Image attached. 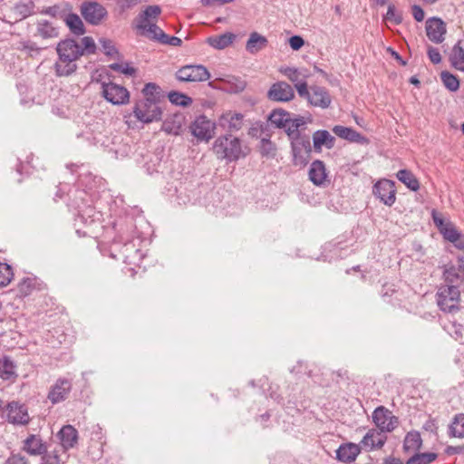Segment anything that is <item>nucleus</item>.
<instances>
[{"mask_svg": "<svg viewBox=\"0 0 464 464\" xmlns=\"http://www.w3.org/2000/svg\"><path fill=\"white\" fill-rule=\"evenodd\" d=\"M293 83H296L300 82L299 80V72L296 68L286 67L285 69L280 70Z\"/></svg>", "mask_w": 464, "mask_h": 464, "instance_id": "56", "label": "nucleus"}, {"mask_svg": "<svg viewBox=\"0 0 464 464\" xmlns=\"http://www.w3.org/2000/svg\"><path fill=\"white\" fill-rule=\"evenodd\" d=\"M168 99L172 104L181 106L183 108L188 107L193 102L191 97L179 91L169 92L168 93Z\"/></svg>", "mask_w": 464, "mask_h": 464, "instance_id": "45", "label": "nucleus"}, {"mask_svg": "<svg viewBox=\"0 0 464 464\" xmlns=\"http://www.w3.org/2000/svg\"><path fill=\"white\" fill-rule=\"evenodd\" d=\"M440 80L445 88L450 92H457L459 89V77L448 71H442L440 72Z\"/></svg>", "mask_w": 464, "mask_h": 464, "instance_id": "47", "label": "nucleus"}, {"mask_svg": "<svg viewBox=\"0 0 464 464\" xmlns=\"http://www.w3.org/2000/svg\"><path fill=\"white\" fill-rule=\"evenodd\" d=\"M406 464H430L424 453L416 452L406 461Z\"/></svg>", "mask_w": 464, "mask_h": 464, "instance_id": "58", "label": "nucleus"}, {"mask_svg": "<svg viewBox=\"0 0 464 464\" xmlns=\"http://www.w3.org/2000/svg\"><path fill=\"white\" fill-rule=\"evenodd\" d=\"M160 39H162V44H168L171 46H180L182 44V40L177 36L160 34Z\"/></svg>", "mask_w": 464, "mask_h": 464, "instance_id": "61", "label": "nucleus"}, {"mask_svg": "<svg viewBox=\"0 0 464 464\" xmlns=\"http://www.w3.org/2000/svg\"><path fill=\"white\" fill-rule=\"evenodd\" d=\"M235 39L236 35L227 32L220 35L208 37L207 43L215 49L222 50L230 45Z\"/></svg>", "mask_w": 464, "mask_h": 464, "instance_id": "38", "label": "nucleus"}, {"mask_svg": "<svg viewBox=\"0 0 464 464\" xmlns=\"http://www.w3.org/2000/svg\"><path fill=\"white\" fill-rule=\"evenodd\" d=\"M332 130L336 136L348 140L349 142H355L359 144L368 143V139L365 136L362 135L360 132L351 127L335 125Z\"/></svg>", "mask_w": 464, "mask_h": 464, "instance_id": "26", "label": "nucleus"}, {"mask_svg": "<svg viewBox=\"0 0 464 464\" xmlns=\"http://www.w3.org/2000/svg\"><path fill=\"white\" fill-rule=\"evenodd\" d=\"M57 437L64 451L72 449L78 442V430L70 424L64 425L58 431Z\"/></svg>", "mask_w": 464, "mask_h": 464, "instance_id": "23", "label": "nucleus"}, {"mask_svg": "<svg viewBox=\"0 0 464 464\" xmlns=\"http://www.w3.org/2000/svg\"><path fill=\"white\" fill-rule=\"evenodd\" d=\"M288 139L290 140L293 165L304 168L309 163L314 150L309 135L304 134Z\"/></svg>", "mask_w": 464, "mask_h": 464, "instance_id": "4", "label": "nucleus"}, {"mask_svg": "<svg viewBox=\"0 0 464 464\" xmlns=\"http://www.w3.org/2000/svg\"><path fill=\"white\" fill-rule=\"evenodd\" d=\"M139 30L147 32V36L155 42H159L162 44V39H160V34H167L161 28H160L156 24H139L137 25Z\"/></svg>", "mask_w": 464, "mask_h": 464, "instance_id": "44", "label": "nucleus"}, {"mask_svg": "<svg viewBox=\"0 0 464 464\" xmlns=\"http://www.w3.org/2000/svg\"><path fill=\"white\" fill-rule=\"evenodd\" d=\"M396 177L410 190L416 192L420 189V181L411 170L407 169H400Z\"/></svg>", "mask_w": 464, "mask_h": 464, "instance_id": "39", "label": "nucleus"}, {"mask_svg": "<svg viewBox=\"0 0 464 464\" xmlns=\"http://www.w3.org/2000/svg\"><path fill=\"white\" fill-rule=\"evenodd\" d=\"M372 194L385 206L392 207L396 200L395 182L387 179H379L372 186Z\"/></svg>", "mask_w": 464, "mask_h": 464, "instance_id": "11", "label": "nucleus"}, {"mask_svg": "<svg viewBox=\"0 0 464 464\" xmlns=\"http://www.w3.org/2000/svg\"><path fill=\"white\" fill-rule=\"evenodd\" d=\"M441 268L444 285H458L459 280L462 281L461 275L453 264L444 265Z\"/></svg>", "mask_w": 464, "mask_h": 464, "instance_id": "42", "label": "nucleus"}, {"mask_svg": "<svg viewBox=\"0 0 464 464\" xmlns=\"http://www.w3.org/2000/svg\"><path fill=\"white\" fill-rule=\"evenodd\" d=\"M13 277L12 266L6 263H0V287L7 285Z\"/></svg>", "mask_w": 464, "mask_h": 464, "instance_id": "50", "label": "nucleus"}, {"mask_svg": "<svg viewBox=\"0 0 464 464\" xmlns=\"http://www.w3.org/2000/svg\"><path fill=\"white\" fill-rule=\"evenodd\" d=\"M427 54L432 63L438 64L441 62V55L438 48L429 46L427 50Z\"/></svg>", "mask_w": 464, "mask_h": 464, "instance_id": "59", "label": "nucleus"}, {"mask_svg": "<svg viewBox=\"0 0 464 464\" xmlns=\"http://www.w3.org/2000/svg\"><path fill=\"white\" fill-rule=\"evenodd\" d=\"M335 138L326 130H318L313 133V150L321 153L323 147L331 150L334 147Z\"/></svg>", "mask_w": 464, "mask_h": 464, "instance_id": "25", "label": "nucleus"}, {"mask_svg": "<svg viewBox=\"0 0 464 464\" xmlns=\"http://www.w3.org/2000/svg\"><path fill=\"white\" fill-rule=\"evenodd\" d=\"M99 43L101 44L104 54L109 57H112L115 54H119L118 49L113 44L112 41L107 38H100Z\"/></svg>", "mask_w": 464, "mask_h": 464, "instance_id": "52", "label": "nucleus"}, {"mask_svg": "<svg viewBox=\"0 0 464 464\" xmlns=\"http://www.w3.org/2000/svg\"><path fill=\"white\" fill-rule=\"evenodd\" d=\"M48 449L40 435L30 434L23 442L22 450L31 456H40Z\"/></svg>", "mask_w": 464, "mask_h": 464, "instance_id": "22", "label": "nucleus"}, {"mask_svg": "<svg viewBox=\"0 0 464 464\" xmlns=\"http://www.w3.org/2000/svg\"><path fill=\"white\" fill-rule=\"evenodd\" d=\"M304 39L301 35H293L289 37L288 44L292 50L298 51L304 45Z\"/></svg>", "mask_w": 464, "mask_h": 464, "instance_id": "57", "label": "nucleus"}, {"mask_svg": "<svg viewBox=\"0 0 464 464\" xmlns=\"http://www.w3.org/2000/svg\"><path fill=\"white\" fill-rule=\"evenodd\" d=\"M72 382L66 378H59L55 383L51 387L48 399L53 404L59 403L68 398L72 391Z\"/></svg>", "mask_w": 464, "mask_h": 464, "instance_id": "18", "label": "nucleus"}, {"mask_svg": "<svg viewBox=\"0 0 464 464\" xmlns=\"http://www.w3.org/2000/svg\"><path fill=\"white\" fill-rule=\"evenodd\" d=\"M21 44L22 50L28 52L31 55H33L32 53L39 54L42 50L47 48V46H39L35 42L31 40L24 41Z\"/></svg>", "mask_w": 464, "mask_h": 464, "instance_id": "54", "label": "nucleus"}, {"mask_svg": "<svg viewBox=\"0 0 464 464\" xmlns=\"http://www.w3.org/2000/svg\"><path fill=\"white\" fill-rule=\"evenodd\" d=\"M336 459L343 463L353 462L361 453V447L353 442L343 443L335 451Z\"/></svg>", "mask_w": 464, "mask_h": 464, "instance_id": "24", "label": "nucleus"}, {"mask_svg": "<svg viewBox=\"0 0 464 464\" xmlns=\"http://www.w3.org/2000/svg\"><path fill=\"white\" fill-rule=\"evenodd\" d=\"M291 113L282 108L274 109L267 116V121L276 129L285 130L290 122Z\"/></svg>", "mask_w": 464, "mask_h": 464, "instance_id": "31", "label": "nucleus"}, {"mask_svg": "<svg viewBox=\"0 0 464 464\" xmlns=\"http://www.w3.org/2000/svg\"><path fill=\"white\" fill-rule=\"evenodd\" d=\"M311 93L308 103L314 107L327 109L332 103V97L329 91L325 87L313 85L310 87Z\"/></svg>", "mask_w": 464, "mask_h": 464, "instance_id": "20", "label": "nucleus"}, {"mask_svg": "<svg viewBox=\"0 0 464 464\" xmlns=\"http://www.w3.org/2000/svg\"><path fill=\"white\" fill-rule=\"evenodd\" d=\"M426 34L430 41L440 44L444 41L447 33L446 24L440 17H430L426 21Z\"/></svg>", "mask_w": 464, "mask_h": 464, "instance_id": "16", "label": "nucleus"}, {"mask_svg": "<svg viewBox=\"0 0 464 464\" xmlns=\"http://www.w3.org/2000/svg\"><path fill=\"white\" fill-rule=\"evenodd\" d=\"M59 27L53 26L51 22L45 19L37 21L34 37L41 38L44 41L59 37Z\"/></svg>", "mask_w": 464, "mask_h": 464, "instance_id": "27", "label": "nucleus"}, {"mask_svg": "<svg viewBox=\"0 0 464 464\" xmlns=\"http://www.w3.org/2000/svg\"><path fill=\"white\" fill-rule=\"evenodd\" d=\"M387 53L391 54V56L395 59L401 65L405 66L407 62L401 57V55L395 51L392 47L386 48Z\"/></svg>", "mask_w": 464, "mask_h": 464, "instance_id": "63", "label": "nucleus"}, {"mask_svg": "<svg viewBox=\"0 0 464 464\" xmlns=\"http://www.w3.org/2000/svg\"><path fill=\"white\" fill-rule=\"evenodd\" d=\"M63 23L68 28L70 34L75 37L82 36L87 33L82 17L72 12V9H69L63 19Z\"/></svg>", "mask_w": 464, "mask_h": 464, "instance_id": "21", "label": "nucleus"}, {"mask_svg": "<svg viewBox=\"0 0 464 464\" xmlns=\"http://www.w3.org/2000/svg\"><path fill=\"white\" fill-rule=\"evenodd\" d=\"M450 62L451 65L464 72V40H459L452 47L451 53L450 54Z\"/></svg>", "mask_w": 464, "mask_h": 464, "instance_id": "33", "label": "nucleus"}, {"mask_svg": "<svg viewBox=\"0 0 464 464\" xmlns=\"http://www.w3.org/2000/svg\"><path fill=\"white\" fill-rule=\"evenodd\" d=\"M102 97L112 105H125L130 102V92L122 85L112 82H102Z\"/></svg>", "mask_w": 464, "mask_h": 464, "instance_id": "9", "label": "nucleus"}, {"mask_svg": "<svg viewBox=\"0 0 464 464\" xmlns=\"http://www.w3.org/2000/svg\"><path fill=\"white\" fill-rule=\"evenodd\" d=\"M79 9L82 19L92 26L100 25L108 17L106 7L97 1H84Z\"/></svg>", "mask_w": 464, "mask_h": 464, "instance_id": "8", "label": "nucleus"}, {"mask_svg": "<svg viewBox=\"0 0 464 464\" xmlns=\"http://www.w3.org/2000/svg\"><path fill=\"white\" fill-rule=\"evenodd\" d=\"M372 421L380 432H392L398 426L399 418L392 415L386 407L381 405L373 411Z\"/></svg>", "mask_w": 464, "mask_h": 464, "instance_id": "12", "label": "nucleus"}, {"mask_svg": "<svg viewBox=\"0 0 464 464\" xmlns=\"http://www.w3.org/2000/svg\"><path fill=\"white\" fill-rule=\"evenodd\" d=\"M185 122V116L181 112H176L163 121L161 130L168 134L179 135Z\"/></svg>", "mask_w": 464, "mask_h": 464, "instance_id": "29", "label": "nucleus"}, {"mask_svg": "<svg viewBox=\"0 0 464 464\" xmlns=\"http://www.w3.org/2000/svg\"><path fill=\"white\" fill-rule=\"evenodd\" d=\"M271 134L266 133V137L262 138L258 150L263 158H275L276 155V145L270 140Z\"/></svg>", "mask_w": 464, "mask_h": 464, "instance_id": "43", "label": "nucleus"}, {"mask_svg": "<svg viewBox=\"0 0 464 464\" xmlns=\"http://www.w3.org/2000/svg\"><path fill=\"white\" fill-rule=\"evenodd\" d=\"M67 206L70 210L77 212L75 220L80 218L83 223L86 222V216L91 218L94 213V208L90 204V197L84 189L70 190Z\"/></svg>", "mask_w": 464, "mask_h": 464, "instance_id": "5", "label": "nucleus"}, {"mask_svg": "<svg viewBox=\"0 0 464 464\" xmlns=\"http://www.w3.org/2000/svg\"><path fill=\"white\" fill-rule=\"evenodd\" d=\"M7 420L14 425H27L31 418L28 413V408L25 404L16 401H12L6 405Z\"/></svg>", "mask_w": 464, "mask_h": 464, "instance_id": "15", "label": "nucleus"}, {"mask_svg": "<svg viewBox=\"0 0 464 464\" xmlns=\"http://www.w3.org/2000/svg\"><path fill=\"white\" fill-rule=\"evenodd\" d=\"M36 278L24 277L17 285V296L26 297L35 289Z\"/></svg>", "mask_w": 464, "mask_h": 464, "instance_id": "46", "label": "nucleus"}, {"mask_svg": "<svg viewBox=\"0 0 464 464\" xmlns=\"http://www.w3.org/2000/svg\"><path fill=\"white\" fill-rule=\"evenodd\" d=\"M387 440V436L382 435L376 429H371L368 432L363 436L361 444L364 447H370V450L373 449H382Z\"/></svg>", "mask_w": 464, "mask_h": 464, "instance_id": "30", "label": "nucleus"}, {"mask_svg": "<svg viewBox=\"0 0 464 464\" xmlns=\"http://www.w3.org/2000/svg\"><path fill=\"white\" fill-rule=\"evenodd\" d=\"M191 134L198 139V141L208 142L213 138L215 123L209 121L206 115H199L189 126Z\"/></svg>", "mask_w": 464, "mask_h": 464, "instance_id": "13", "label": "nucleus"}, {"mask_svg": "<svg viewBox=\"0 0 464 464\" xmlns=\"http://www.w3.org/2000/svg\"><path fill=\"white\" fill-rule=\"evenodd\" d=\"M448 435L450 438H464V413L454 416L449 425Z\"/></svg>", "mask_w": 464, "mask_h": 464, "instance_id": "41", "label": "nucleus"}, {"mask_svg": "<svg viewBox=\"0 0 464 464\" xmlns=\"http://www.w3.org/2000/svg\"><path fill=\"white\" fill-rule=\"evenodd\" d=\"M444 452L449 456L461 454L464 452V446H447Z\"/></svg>", "mask_w": 464, "mask_h": 464, "instance_id": "64", "label": "nucleus"}, {"mask_svg": "<svg viewBox=\"0 0 464 464\" xmlns=\"http://www.w3.org/2000/svg\"><path fill=\"white\" fill-rule=\"evenodd\" d=\"M5 464H29L28 459L20 453H11Z\"/></svg>", "mask_w": 464, "mask_h": 464, "instance_id": "60", "label": "nucleus"}, {"mask_svg": "<svg viewBox=\"0 0 464 464\" xmlns=\"http://www.w3.org/2000/svg\"><path fill=\"white\" fill-rule=\"evenodd\" d=\"M431 218L435 227L442 235L443 238L450 243H455L460 234L456 226L451 221L445 220L441 214L435 208L431 210Z\"/></svg>", "mask_w": 464, "mask_h": 464, "instance_id": "14", "label": "nucleus"}, {"mask_svg": "<svg viewBox=\"0 0 464 464\" xmlns=\"http://www.w3.org/2000/svg\"><path fill=\"white\" fill-rule=\"evenodd\" d=\"M118 234L112 240V246L118 251L124 263L131 264L136 256H140V249L136 248L130 235L123 231L121 226Z\"/></svg>", "mask_w": 464, "mask_h": 464, "instance_id": "6", "label": "nucleus"}, {"mask_svg": "<svg viewBox=\"0 0 464 464\" xmlns=\"http://www.w3.org/2000/svg\"><path fill=\"white\" fill-rule=\"evenodd\" d=\"M263 133L266 134L269 132L268 124L262 121H256L248 130V135L252 138H258Z\"/></svg>", "mask_w": 464, "mask_h": 464, "instance_id": "51", "label": "nucleus"}, {"mask_svg": "<svg viewBox=\"0 0 464 464\" xmlns=\"http://www.w3.org/2000/svg\"><path fill=\"white\" fill-rule=\"evenodd\" d=\"M158 102H147L145 99L136 102L133 107L135 118L142 123L160 121L162 119V109Z\"/></svg>", "mask_w": 464, "mask_h": 464, "instance_id": "7", "label": "nucleus"}, {"mask_svg": "<svg viewBox=\"0 0 464 464\" xmlns=\"http://www.w3.org/2000/svg\"><path fill=\"white\" fill-rule=\"evenodd\" d=\"M15 368L16 364L11 359V357L4 355L2 358H0V378L3 380L14 381L18 376L15 372Z\"/></svg>", "mask_w": 464, "mask_h": 464, "instance_id": "35", "label": "nucleus"}, {"mask_svg": "<svg viewBox=\"0 0 464 464\" xmlns=\"http://www.w3.org/2000/svg\"><path fill=\"white\" fill-rule=\"evenodd\" d=\"M266 96L273 102H286L294 99L295 92L287 82H277L271 85Z\"/></svg>", "mask_w": 464, "mask_h": 464, "instance_id": "17", "label": "nucleus"}, {"mask_svg": "<svg viewBox=\"0 0 464 464\" xmlns=\"http://www.w3.org/2000/svg\"><path fill=\"white\" fill-rule=\"evenodd\" d=\"M58 61L54 63V72L58 77H68L77 71L75 62L82 56L97 53V45L92 36H83L79 43L72 36L67 35L60 40L55 47Z\"/></svg>", "mask_w": 464, "mask_h": 464, "instance_id": "1", "label": "nucleus"}, {"mask_svg": "<svg viewBox=\"0 0 464 464\" xmlns=\"http://www.w3.org/2000/svg\"><path fill=\"white\" fill-rule=\"evenodd\" d=\"M268 44V40L266 36L260 34L257 32L250 34L248 40L246 44V50L251 53L256 54L258 52L264 50Z\"/></svg>", "mask_w": 464, "mask_h": 464, "instance_id": "32", "label": "nucleus"}, {"mask_svg": "<svg viewBox=\"0 0 464 464\" xmlns=\"http://www.w3.org/2000/svg\"><path fill=\"white\" fill-rule=\"evenodd\" d=\"M161 13L160 5H149L145 10L140 13L138 18L140 20V24H146L150 18H157Z\"/></svg>", "mask_w": 464, "mask_h": 464, "instance_id": "48", "label": "nucleus"}, {"mask_svg": "<svg viewBox=\"0 0 464 464\" xmlns=\"http://www.w3.org/2000/svg\"><path fill=\"white\" fill-rule=\"evenodd\" d=\"M422 447V439L420 433L417 430L409 431L403 441V450L409 452L410 450L419 451Z\"/></svg>", "mask_w": 464, "mask_h": 464, "instance_id": "40", "label": "nucleus"}, {"mask_svg": "<svg viewBox=\"0 0 464 464\" xmlns=\"http://www.w3.org/2000/svg\"><path fill=\"white\" fill-rule=\"evenodd\" d=\"M295 88L300 97L304 98L308 101L311 90L308 89V85L305 81H300L296 82L295 84Z\"/></svg>", "mask_w": 464, "mask_h": 464, "instance_id": "55", "label": "nucleus"}, {"mask_svg": "<svg viewBox=\"0 0 464 464\" xmlns=\"http://www.w3.org/2000/svg\"><path fill=\"white\" fill-rule=\"evenodd\" d=\"M383 20L392 22L396 25L401 24L403 20L402 12L398 11L393 4H390Z\"/></svg>", "mask_w": 464, "mask_h": 464, "instance_id": "49", "label": "nucleus"}, {"mask_svg": "<svg viewBox=\"0 0 464 464\" xmlns=\"http://www.w3.org/2000/svg\"><path fill=\"white\" fill-rule=\"evenodd\" d=\"M144 98L147 102H158L160 103L165 95L161 90V88L155 82H148L144 85L141 91Z\"/></svg>", "mask_w": 464, "mask_h": 464, "instance_id": "34", "label": "nucleus"}, {"mask_svg": "<svg viewBox=\"0 0 464 464\" xmlns=\"http://www.w3.org/2000/svg\"><path fill=\"white\" fill-rule=\"evenodd\" d=\"M309 180L317 187H324L330 183L325 164L321 160H314L308 170Z\"/></svg>", "mask_w": 464, "mask_h": 464, "instance_id": "19", "label": "nucleus"}, {"mask_svg": "<svg viewBox=\"0 0 464 464\" xmlns=\"http://www.w3.org/2000/svg\"><path fill=\"white\" fill-rule=\"evenodd\" d=\"M40 456L41 464H61L60 455L57 450L48 451L47 449L45 453Z\"/></svg>", "mask_w": 464, "mask_h": 464, "instance_id": "53", "label": "nucleus"}, {"mask_svg": "<svg viewBox=\"0 0 464 464\" xmlns=\"http://www.w3.org/2000/svg\"><path fill=\"white\" fill-rule=\"evenodd\" d=\"M312 122L313 121V118H312V115L309 114L308 117H307V121H305L304 117V116H300V115H297L295 116V118H291L290 117V122L291 125L290 126H286L285 131L287 135L288 138H292V137H295V136H301V135H304V133H302L301 130H300V128L302 126H304L306 122Z\"/></svg>", "mask_w": 464, "mask_h": 464, "instance_id": "37", "label": "nucleus"}, {"mask_svg": "<svg viewBox=\"0 0 464 464\" xmlns=\"http://www.w3.org/2000/svg\"><path fill=\"white\" fill-rule=\"evenodd\" d=\"M69 9H72V6L69 3H63L44 7L39 13L63 21Z\"/></svg>", "mask_w": 464, "mask_h": 464, "instance_id": "36", "label": "nucleus"}, {"mask_svg": "<svg viewBox=\"0 0 464 464\" xmlns=\"http://www.w3.org/2000/svg\"><path fill=\"white\" fill-rule=\"evenodd\" d=\"M411 13H412L414 19L417 22H422L424 20L425 12L420 5H413L411 6Z\"/></svg>", "mask_w": 464, "mask_h": 464, "instance_id": "62", "label": "nucleus"}, {"mask_svg": "<svg viewBox=\"0 0 464 464\" xmlns=\"http://www.w3.org/2000/svg\"><path fill=\"white\" fill-rule=\"evenodd\" d=\"M244 115L240 112H232L231 111L222 114L219 118V124L223 128H227V130L231 133L237 131L243 127Z\"/></svg>", "mask_w": 464, "mask_h": 464, "instance_id": "28", "label": "nucleus"}, {"mask_svg": "<svg viewBox=\"0 0 464 464\" xmlns=\"http://www.w3.org/2000/svg\"><path fill=\"white\" fill-rule=\"evenodd\" d=\"M212 149L218 159L226 160L228 162L246 158L250 151L248 147L243 149L241 140L231 133L219 136L214 141Z\"/></svg>", "mask_w": 464, "mask_h": 464, "instance_id": "2", "label": "nucleus"}, {"mask_svg": "<svg viewBox=\"0 0 464 464\" xmlns=\"http://www.w3.org/2000/svg\"><path fill=\"white\" fill-rule=\"evenodd\" d=\"M175 78L182 82H205L210 78V72L202 64H186L175 72Z\"/></svg>", "mask_w": 464, "mask_h": 464, "instance_id": "10", "label": "nucleus"}, {"mask_svg": "<svg viewBox=\"0 0 464 464\" xmlns=\"http://www.w3.org/2000/svg\"><path fill=\"white\" fill-rule=\"evenodd\" d=\"M437 304L444 313L460 310V291L459 285H441L436 294Z\"/></svg>", "mask_w": 464, "mask_h": 464, "instance_id": "3", "label": "nucleus"}]
</instances>
